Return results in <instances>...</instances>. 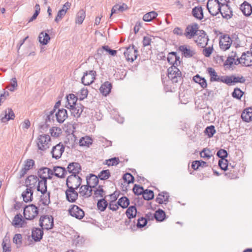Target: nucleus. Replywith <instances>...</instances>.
Here are the masks:
<instances>
[{"mask_svg":"<svg viewBox=\"0 0 252 252\" xmlns=\"http://www.w3.org/2000/svg\"><path fill=\"white\" fill-rule=\"evenodd\" d=\"M205 133L208 135L209 137H212L216 133V130L214 126H207L205 130Z\"/></svg>","mask_w":252,"mask_h":252,"instance_id":"58","label":"nucleus"},{"mask_svg":"<svg viewBox=\"0 0 252 252\" xmlns=\"http://www.w3.org/2000/svg\"><path fill=\"white\" fill-rule=\"evenodd\" d=\"M93 197L94 199H97L99 197L105 198V191L103 189L102 186H99L95 190H94Z\"/></svg>","mask_w":252,"mask_h":252,"instance_id":"39","label":"nucleus"},{"mask_svg":"<svg viewBox=\"0 0 252 252\" xmlns=\"http://www.w3.org/2000/svg\"><path fill=\"white\" fill-rule=\"evenodd\" d=\"M93 189L87 184L86 185H82L80 187L79 193L80 195L84 198H88L92 195Z\"/></svg>","mask_w":252,"mask_h":252,"instance_id":"25","label":"nucleus"},{"mask_svg":"<svg viewBox=\"0 0 252 252\" xmlns=\"http://www.w3.org/2000/svg\"><path fill=\"white\" fill-rule=\"evenodd\" d=\"M53 169L54 170V172H55V176L58 178H63L67 173L66 169L63 167L54 166Z\"/></svg>","mask_w":252,"mask_h":252,"instance_id":"32","label":"nucleus"},{"mask_svg":"<svg viewBox=\"0 0 252 252\" xmlns=\"http://www.w3.org/2000/svg\"><path fill=\"white\" fill-rule=\"evenodd\" d=\"M208 41V37L206 34L204 33L198 36L195 40V42L199 47L203 48L207 45Z\"/></svg>","mask_w":252,"mask_h":252,"instance_id":"31","label":"nucleus"},{"mask_svg":"<svg viewBox=\"0 0 252 252\" xmlns=\"http://www.w3.org/2000/svg\"><path fill=\"white\" fill-rule=\"evenodd\" d=\"M88 94V90L87 89L83 88H82L80 92L78 93V98L80 100H83L85 98H87Z\"/></svg>","mask_w":252,"mask_h":252,"instance_id":"63","label":"nucleus"},{"mask_svg":"<svg viewBox=\"0 0 252 252\" xmlns=\"http://www.w3.org/2000/svg\"><path fill=\"white\" fill-rule=\"evenodd\" d=\"M147 222V219L144 217H141L137 220L136 226L139 228H142L146 225Z\"/></svg>","mask_w":252,"mask_h":252,"instance_id":"61","label":"nucleus"},{"mask_svg":"<svg viewBox=\"0 0 252 252\" xmlns=\"http://www.w3.org/2000/svg\"><path fill=\"white\" fill-rule=\"evenodd\" d=\"M66 170L69 173L77 175L81 170V166L79 163L72 162L68 165Z\"/></svg>","mask_w":252,"mask_h":252,"instance_id":"22","label":"nucleus"},{"mask_svg":"<svg viewBox=\"0 0 252 252\" xmlns=\"http://www.w3.org/2000/svg\"><path fill=\"white\" fill-rule=\"evenodd\" d=\"M219 165L220 168L226 171L228 167V161L225 159H220L219 160Z\"/></svg>","mask_w":252,"mask_h":252,"instance_id":"64","label":"nucleus"},{"mask_svg":"<svg viewBox=\"0 0 252 252\" xmlns=\"http://www.w3.org/2000/svg\"><path fill=\"white\" fill-rule=\"evenodd\" d=\"M232 42V40L228 34H223L220 37V47L222 50L226 51L229 49Z\"/></svg>","mask_w":252,"mask_h":252,"instance_id":"12","label":"nucleus"},{"mask_svg":"<svg viewBox=\"0 0 252 252\" xmlns=\"http://www.w3.org/2000/svg\"><path fill=\"white\" fill-rule=\"evenodd\" d=\"M57 121L59 123H63L68 117L67 110L64 108L58 109L55 113Z\"/></svg>","mask_w":252,"mask_h":252,"instance_id":"21","label":"nucleus"},{"mask_svg":"<svg viewBox=\"0 0 252 252\" xmlns=\"http://www.w3.org/2000/svg\"><path fill=\"white\" fill-rule=\"evenodd\" d=\"M50 132L52 136L58 137L62 133V129L58 127H53L50 130Z\"/></svg>","mask_w":252,"mask_h":252,"instance_id":"59","label":"nucleus"},{"mask_svg":"<svg viewBox=\"0 0 252 252\" xmlns=\"http://www.w3.org/2000/svg\"><path fill=\"white\" fill-rule=\"evenodd\" d=\"M224 81V83H225L228 86H231L238 83H244L246 81V79L242 75L235 76L234 75H231L225 76Z\"/></svg>","mask_w":252,"mask_h":252,"instance_id":"9","label":"nucleus"},{"mask_svg":"<svg viewBox=\"0 0 252 252\" xmlns=\"http://www.w3.org/2000/svg\"><path fill=\"white\" fill-rule=\"evenodd\" d=\"M208 73L210 76V81L221 82L224 83V79H225V76H219L215 71V69L212 67H209L207 69Z\"/></svg>","mask_w":252,"mask_h":252,"instance_id":"23","label":"nucleus"},{"mask_svg":"<svg viewBox=\"0 0 252 252\" xmlns=\"http://www.w3.org/2000/svg\"><path fill=\"white\" fill-rule=\"evenodd\" d=\"M1 122L3 123L10 120H14L15 116L12 109L8 108L0 115Z\"/></svg>","mask_w":252,"mask_h":252,"instance_id":"16","label":"nucleus"},{"mask_svg":"<svg viewBox=\"0 0 252 252\" xmlns=\"http://www.w3.org/2000/svg\"><path fill=\"white\" fill-rule=\"evenodd\" d=\"M241 118L246 122L252 121V108H248L245 109L241 114Z\"/></svg>","mask_w":252,"mask_h":252,"instance_id":"36","label":"nucleus"},{"mask_svg":"<svg viewBox=\"0 0 252 252\" xmlns=\"http://www.w3.org/2000/svg\"><path fill=\"white\" fill-rule=\"evenodd\" d=\"M42 228H34L32 230V237L35 242H39L42 239L43 235Z\"/></svg>","mask_w":252,"mask_h":252,"instance_id":"26","label":"nucleus"},{"mask_svg":"<svg viewBox=\"0 0 252 252\" xmlns=\"http://www.w3.org/2000/svg\"><path fill=\"white\" fill-rule=\"evenodd\" d=\"M39 179L35 175L29 176L26 180V183L28 184V186L32 189V188H36Z\"/></svg>","mask_w":252,"mask_h":252,"instance_id":"28","label":"nucleus"},{"mask_svg":"<svg viewBox=\"0 0 252 252\" xmlns=\"http://www.w3.org/2000/svg\"><path fill=\"white\" fill-rule=\"evenodd\" d=\"M93 140L89 136L82 137L79 141V144L81 146H89L92 144Z\"/></svg>","mask_w":252,"mask_h":252,"instance_id":"51","label":"nucleus"},{"mask_svg":"<svg viewBox=\"0 0 252 252\" xmlns=\"http://www.w3.org/2000/svg\"><path fill=\"white\" fill-rule=\"evenodd\" d=\"M41 193L40 202H41L44 206H48L51 203L50 192L46 190L41 192Z\"/></svg>","mask_w":252,"mask_h":252,"instance_id":"27","label":"nucleus"},{"mask_svg":"<svg viewBox=\"0 0 252 252\" xmlns=\"http://www.w3.org/2000/svg\"><path fill=\"white\" fill-rule=\"evenodd\" d=\"M137 209L135 206H130L127 208L126 214L129 219L135 218L136 216Z\"/></svg>","mask_w":252,"mask_h":252,"instance_id":"42","label":"nucleus"},{"mask_svg":"<svg viewBox=\"0 0 252 252\" xmlns=\"http://www.w3.org/2000/svg\"><path fill=\"white\" fill-rule=\"evenodd\" d=\"M13 242L17 246V248L21 247L22 244V236L21 234H16L13 238Z\"/></svg>","mask_w":252,"mask_h":252,"instance_id":"53","label":"nucleus"},{"mask_svg":"<svg viewBox=\"0 0 252 252\" xmlns=\"http://www.w3.org/2000/svg\"><path fill=\"white\" fill-rule=\"evenodd\" d=\"M32 195L33 191L31 188H27L22 194L23 200L25 202L31 201L32 199Z\"/></svg>","mask_w":252,"mask_h":252,"instance_id":"40","label":"nucleus"},{"mask_svg":"<svg viewBox=\"0 0 252 252\" xmlns=\"http://www.w3.org/2000/svg\"><path fill=\"white\" fill-rule=\"evenodd\" d=\"M111 176L109 170H103L98 175V178L101 180H106Z\"/></svg>","mask_w":252,"mask_h":252,"instance_id":"52","label":"nucleus"},{"mask_svg":"<svg viewBox=\"0 0 252 252\" xmlns=\"http://www.w3.org/2000/svg\"><path fill=\"white\" fill-rule=\"evenodd\" d=\"M243 13L246 16L251 15L252 13V6L247 1L244 2L240 7Z\"/></svg>","mask_w":252,"mask_h":252,"instance_id":"29","label":"nucleus"},{"mask_svg":"<svg viewBox=\"0 0 252 252\" xmlns=\"http://www.w3.org/2000/svg\"><path fill=\"white\" fill-rule=\"evenodd\" d=\"M206 6L212 16H216L220 13L221 8V4L219 2V0H208Z\"/></svg>","mask_w":252,"mask_h":252,"instance_id":"5","label":"nucleus"},{"mask_svg":"<svg viewBox=\"0 0 252 252\" xmlns=\"http://www.w3.org/2000/svg\"><path fill=\"white\" fill-rule=\"evenodd\" d=\"M119 162L120 160L119 158L116 157L109 158L105 160V164L107 165L108 166L117 165Z\"/></svg>","mask_w":252,"mask_h":252,"instance_id":"55","label":"nucleus"},{"mask_svg":"<svg viewBox=\"0 0 252 252\" xmlns=\"http://www.w3.org/2000/svg\"><path fill=\"white\" fill-rule=\"evenodd\" d=\"M86 17V12L83 9L80 10L77 13L75 18V23L78 24H81Z\"/></svg>","mask_w":252,"mask_h":252,"instance_id":"44","label":"nucleus"},{"mask_svg":"<svg viewBox=\"0 0 252 252\" xmlns=\"http://www.w3.org/2000/svg\"><path fill=\"white\" fill-rule=\"evenodd\" d=\"M56 112L54 111V110H51L49 112V114H47V116L46 117V119L45 120V123L46 125L48 126L49 124L48 123H52L54 122L55 121L54 118L55 116V113Z\"/></svg>","mask_w":252,"mask_h":252,"instance_id":"57","label":"nucleus"},{"mask_svg":"<svg viewBox=\"0 0 252 252\" xmlns=\"http://www.w3.org/2000/svg\"><path fill=\"white\" fill-rule=\"evenodd\" d=\"M179 50L184 57L187 58L193 57L196 53L194 49L187 45L180 46Z\"/></svg>","mask_w":252,"mask_h":252,"instance_id":"13","label":"nucleus"},{"mask_svg":"<svg viewBox=\"0 0 252 252\" xmlns=\"http://www.w3.org/2000/svg\"><path fill=\"white\" fill-rule=\"evenodd\" d=\"M220 13L223 18L227 20L230 19L233 16L232 10L227 4L221 5Z\"/></svg>","mask_w":252,"mask_h":252,"instance_id":"19","label":"nucleus"},{"mask_svg":"<svg viewBox=\"0 0 252 252\" xmlns=\"http://www.w3.org/2000/svg\"><path fill=\"white\" fill-rule=\"evenodd\" d=\"M142 198L145 200H150L154 198V193L153 190L150 189H144L142 193Z\"/></svg>","mask_w":252,"mask_h":252,"instance_id":"48","label":"nucleus"},{"mask_svg":"<svg viewBox=\"0 0 252 252\" xmlns=\"http://www.w3.org/2000/svg\"><path fill=\"white\" fill-rule=\"evenodd\" d=\"M108 206V202L106 200L105 198H101L98 200L97 203V207L98 210L101 212H103L105 210L107 207Z\"/></svg>","mask_w":252,"mask_h":252,"instance_id":"47","label":"nucleus"},{"mask_svg":"<svg viewBox=\"0 0 252 252\" xmlns=\"http://www.w3.org/2000/svg\"><path fill=\"white\" fill-rule=\"evenodd\" d=\"M68 109H70L71 115L76 118H78L80 117L84 107L81 104H78L75 106H71L68 107L67 105L65 106Z\"/></svg>","mask_w":252,"mask_h":252,"instance_id":"17","label":"nucleus"},{"mask_svg":"<svg viewBox=\"0 0 252 252\" xmlns=\"http://www.w3.org/2000/svg\"><path fill=\"white\" fill-rule=\"evenodd\" d=\"M86 181L87 184L90 186V189H93L98 185L99 179L97 176L94 174H91L89 176L86 177Z\"/></svg>","mask_w":252,"mask_h":252,"instance_id":"24","label":"nucleus"},{"mask_svg":"<svg viewBox=\"0 0 252 252\" xmlns=\"http://www.w3.org/2000/svg\"><path fill=\"white\" fill-rule=\"evenodd\" d=\"M96 75V73L94 70L86 71L81 78L82 83L85 86L90 85L94 82Z\"/></svg>","mask_w":252,"mask_h":252,"instance_id":"11","label":"nucleus"},{"mask_svg":"<svg viewBox=\"0 0 252 252\" xmlns=\"http://www.w3.org/2000/svg\"><path fill=\"white\" fill-rule=\"evenodd\" d=\"M168 56L167 57L168 62L171 64V66L167 69V77L163 78V75H162V82L164 85V89L166 92H172V86L173 84V62H172V58L170 55L173 56V51L170 52L168 54Z\"/></svg>","mask_w":252,"mask_h":252,"instance_id":"2","label":"nucleus"},{"mask_svg":"<svg viewBox=\"0 0 252 252\" xmlns=\"http://www.w3.org/2000/svg\"><path fill=\"white\" fill-rule=\"evenodd\" d=\"M244 94V92H242L240 89L236 88L234 89L233 92L232 93V96L233 98L240 99Z\"/></svg>","mask_w":252,"mask_h":252,"instance_id":"56","label":"nucleus"},{"mask_svg":"<svg viewBox=\"0 0 252 252\" xmlns=\"http://www.w3.org/2000/svg\"><path fill=\"white\" fill-rule=\"evenodd\" d=\"M200 157L204 158L209 159L212 156V152L209 149L204 148L200 153Z\"/></svg>","mask_w":252,"mask_h":252,"instance_id":"54","label":"nucleus"},{"mask_svg":"<svg viewBox=\"0 0 252 252\" xmlns=\"http://www.w3.org/2000/svg\"><path fill=\"white\" fill-rule=\"evenodd\" d=\"M117 204L123 208H126L129 205V200L127 197L123 196L118 200Z\"/></svg>","mask_w":252,"mask_h":252,"instance_id":"49","label":"nucleus"},{"mask_svg":"<svg viewBox=\"0 0 252 252\" xmlns=\"http://www.w3.org/2000/svg\"><path fill=\"white\" fill-rule=\"evenodd\" d=\"M47 180H39L35 189L40 192L47 190Z\"/></svg>","mask_w":252,"mask_h":252,"instance_id":"41","label":"nucleus"},{"mask_svg":"<svg viewBox=\"0 0 252 252\" xmlns=\"http://www.w3.org/2000/svg\"><path fill=\"white\" fill-rule=\"evenodd\" d=\"M124 54L127 62L132 63L137 57L138 50L134 45H132L126 48Z\"/></svg>","mask_w":252,"mask_h":252,"instance_id":"7","label":"nucleus"},{"mask_svg":"<svg viewBox=\"0 0 252 252\" xmlns=\"http://www.w3.org/2000/svg\"><path fill=\"white\" fill-rule=\"evenodd\" d=\"M154 217L158 221H162L165 218V213L161 209H159L154 214Z\"/></svg>","mask_w":252,"mask_h":252,"instance_id":"43","label":"nucleus"},{"mask_svg":"<svg viewBox=\"0 0 252 252\" xmlns=\"http://www.w3.org/2000/svg\"><path fill=\"white\" fill-rule=\"evenodd\" d=\"M39 225L42 229L50 230L54 226V218L52 216L44 215L40 217Z\"/></svg>","mask_w":252,"mask_h":252,"instance_id":"6","label":"nucleus"},{"mask_svg":"<svg viewBox=\"0 0 252 252\" xmlns=\"http://www.w3.org/2000/svg\"><path fill=\"white\" fill-rule=\"evenodd\" d=\"M111 89V83L106 81L101 86L99 91L103 95L106 96L110 93Z\"/></svg>","mask_w":252,"mask_h":252,"instance_id":"30","label":"nucleus"},{"mask_svg":"<svg viewBox=\"0 0 252 252\" xmlns=\"http://www.w3.org/2000/svg\"><path fill=\"white\" fill-rule=\"evenodd\" d=\"M133 191L135 195H142L144 191V188L143 187L135 184L133 188Z\"/></svg>","mask_w":252,"mask_h":252,"instance_id":"60","label":"nucleus"},{"mask_svg":"<svg viewBox=\"0 0 252 252\" xmlns=\"http://www.w3.org/2000/svg\"><path fill=\"white\" fill-rule=\"evenodd\" d=\"M81 183L82 179L80 177L75 174H71L67 177L66 185L68 189H76L80 186Z\"/></svg>","mask_w":252,"mask_h":252,"instance_id":"4","label":"nucleus"},{"mask_svg":"<svg viewBox=\"0 0 252 252\" xmlns=\"http://www.w3.org/2000/svg\"><path fill=\"white\" fill-rule=\"evenodd\" d=\"M198 29V25L196 23H193L189 25L186 29L184 35L187 38L190 39L196 33Z\"/></svg>","mask_w":252,"mask_h":252,"instance_id":"14","label":"nucleus"},{"mask_svg":"<svg viewBox=\"0 0 252 252\" xmlns=\"http://www.w3.org/2000/svg\"><path fill=\"white\" fill-rule=\"evenodd\" d=\"M26 224V221L23 219L21 214L16 215L12 222V225L15 227H24Z\"/></svg>","mask_w":252,"mask_h":252,"instance_id":"18","label":"nucleus"},{"mask_svg":"<svg viewBox=\"0 0 252 252\" xmlns=\"http://www.w3.org/2000/svg\"><path fill=\"white\" fill-rule=\"evenodd\" d=\"M242 64L244 66L252 65V51L244 52L240 58H238L236 52H231L224 63L227 69H233L234 65Z\"/></svg>","mask_w":252,"mask_h":252,"instance_id":"1","label":"nucleus"},{"mask_svg":"<svg viewBox=\"0 0 252 252\" xmlns=\"http://www.w3.org/2000/svg\"><path fill=\"white\" fill-rule=\"evenodd\" d=\"M65 196L66 199L68 202L73 203L78 198V193L76 191L75 189L68 188L65 191Z\"/></svg>","mask_w":252,"mask_h":252,"instance_id":"20","label":"nucleus"},{"mask_svg":"<svg viewBox=\"0 0 252 252\" xmlns=\"http://www.w3.org/2000/svg\"><path fill=\"white\" fill-rule=\"evenodd\" d=\"M103 50L108 52L110 55L112 56H115L116 55L117 51L115 50L111 49L108 46L104 45L103 46L101 49H99L97 50V53L99 54H101L103 53Z\"/></svg>","mask_w":252,"mask_h":252,"instance_id":"46","label":"nucleus"},{"mask_svg":"<svg viewBox=\"0 0 252 252\" xmlns=\"http://www.w3.org/2000/svg\"><path fill=\"white\" fill-rule=\"evenodd\" d=\"M158 14L157 12L152 11L144 14L143 17V20L145 22H150L156 18Z\"/></svg>","mask_w":252,"mask_h":252,"instance_id":"50","label":"nucleus"},{"mask_svg":"<svg viewBox=\"0 0 252 252\" xmlns=\"http://www.w3.org/2000/svg\"><path fill=\"white\" fill-rule=\"evenodd\" d=\"M49 31H50L48 30H47V32H42L39 34L38 36L39 42L42 45H44L47 44V43L50 40V37L48 34Z\"/></svg>","mask_w":252,"mask_h":252,"instance_id":"35","label":"nucleus"},{"mask_svg":"<svg viewBox=\"0 0 252 252\" xmlns=\"http://www.w3.org/2000/svg\"><path fill=\"white\" fill-rule=\"evenodd\" d=\"M68 213L70 216L78 220H81L85 216L84 211L79 206L76 205H71L68 209Z\"/></svg>","mask_w":252,"mask_h":252,"instance_id":"10","label":"nucleus"},{"mask_svg":"<svg viewBox=\"0 0 252 252\" xmlns=\"http://www.w3.org/2000/svg\"><path fill=\"white\" fill-rule=\"evenodd\" d=\"M50 136L48 134L40 135L37 139V144L38 149L42 151H45L49 147Z\"/></svg>","mask_w":252,"mask_h":252,"instance_id":"8","label":"nucleus"},{"mask_svg":"<svg viewBox=\"0 0 252 252\" xmlns=\"http://www.w3.org/2000/svg\"><path fill=\"white\" fill-rule=\"evenodd\" d=\"M128 9L127 5L124 3L122 5H119V4H115L111 9V13L110 16V18H111L112 15L114 13L119 12H123Z\"/></svg>","mask_w":252,"mask_h":252,"instance_id":"38","label":"nucleus"},{"mask_svg":"<svg viewBox=\"0 0 252 252\" xmlns=\"http://www.w3.org/2000/svg\"><path fill=\"white\" fill-rule=\"evenodd\" d=\"M193 81L198 83L202 88H205L207 86V82L204 78L201 77L199 75L197 74L193 77Z\"/></svg>","mask_w":252,"mask_h":252,"instance_id":"45","label":"nucleus"},{"mask_svg":"<svg viewBox=\"0 0 252 252\" xmlns=\"http://www.w3.org/2000/svg\"><path fill=\"white\" fill-rule=\"evenodd\" d=\"M64 151V146L61 143H59L54 146L51 151L52 157L56 159H59Z\"/></svg>","mask_w":252,"mask_h":252,"instance_id":"15","label":"nucleus"},{"mask_svg":"<svg viewBox=\"0 0 252 252\" xmlns=\"http://www.w3.org/2000/svg\"><path fill=\"white\" fill-rule=\"evenodd\" d=\"M66 98L68 103L67 106H69L68 107H71V106H75V105L78 104L77 103V101L79 98L78 96H76L75 94H70L66 95Z\"/></svg>","mask_w":252,"mask_h":252,"instance_id":"37","label":"nucleus"},{"mask_svg":"<svg viewBox=\"0 0 252 252\" xmlns=\"http://www.w3.org/2000/svg\"><path fill=\"white\" fill-rule=\"evenodd\" d=\"M123 179L128 184L133 183L134 181V177L129 173L125 174L123 175Z\"/></svg>","mask_w":252,"mask_h":252,"instance_id":"62","label":"nucleus"},{"mask_svg":"<svg viewBox=\"0 0 252 252\" xmlns=\"http://www.w3.org/2000/svg\"><path fill=\"white\" fill-rule=\"evenodd\" d=\"M49 171V168L48 167H42L37 172V175L38 178L40 180L51 179L49 176H47L48 175V172Z\"/></svg>","mask_w":252,"mask_h":252,"instance_id":"34","label":"nucleus"},{"mask_svg":"<svg viewBox=\"0 0 252 252\" xmlns=\"http://www.w3.org/2000/svg\"><path fill=\"white\" fill-rule=\"evenodd\" d=\"M192 14L196 19L201 20L203 17V9L201 6H195L192 10Z\"/></svg>","mask_w":252,"mask_h":252,"instance_id":"33","label":"nucleus"},{"mask_svg":"<svg viewBox=\"0 0 252 252\" xmlns=\"http://www.w3.org/2000/svg\"><path fill=\"white\" fill-rule=\"evenodd\" d=\"M24 216L25 220H32L38 214V208L33 204L26 206L24 209Z\"/></svg>","mask_w":252,"mask_h":252,"instance_id":"3","label":"nucleus"}]
</instances>
